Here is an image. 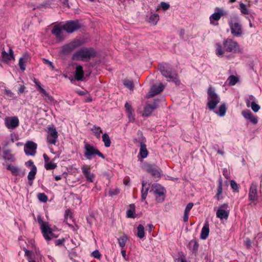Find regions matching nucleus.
Masks as SVG:
<instances>
[{
  "instance_id": "obj_64",
  "label": "nucleus",
  "mask_w": 262,
  "mask_h": 262,
  "mask_svg": "<svg viewBox=\"0 0 262 262\" xmlns=\"http://www.w3.org/2000/svg\"><path fill=\"white\" fill-rule=\"evenodd\" d=\"M43 158H44V161H45L46 163L50 162H49L50 158H49V157L46 154H43Z\"/></svg>"
},
{
  "instance_id": "obj_30",
  "label": "nucleus",
  "mask_w": 262,
  "mask_h": 262,
  "mask_svg": "<svg viewBox=\"0 0 262 262\" xmlns=\"http://www.w3.org/2000/svg\"><path fill=\"white\" fill-rule=\"evenodd\" d=\"M140 155L142 158H145L148 155V151L146 145L141 143L140 145Z\"/></svg>"
},
{
  "instance_id": "obj_15",
  "label": "nucleus",
  "mask_w": 262,
  "mask_h": 262,
  "mask_svg": "<svg viewBox=\"0 0 262 262\" xmlns=\"http://www.w3.org/2000/svg\"><path fill=\"white\" fill-rule=\"evenodd\" d=\"M5 124L9 129H14L19 125V120L17 117L7 118L5 120Z\"/></svg>"
},
{
  "instance_id": "obj_56",
  "label": "nucleus",
  "mask_w": 262,
  "mask_h": 262,
  "mask_svg": "<svg viewBox=\"0 0 262 262\" xmlns=\"http://www.w3.org/2000/svg\"><path fill=\"white\" fill-rule=\"evenodd\" d=\"M176 262H187L184 256H181L176 259Z\"/></svg>"
},
{
  "instance_id": "obj_27",
  "label": "nucleus",
  "mask_w": 262,
  "mask_h": 262,
  "mask_svg": "<svg viewBox=\"0 0 262 262\" xmlns=\"http://www.w3.org/2000/svg\"><path fill=\"white\" fill-rule=\"evenodd\" d=\"M126 215L128 218L134 219L135 215V206L134 204H130L129 209L126 211Z\"/></svg>"
},
{
  "instance_id": "obj_6",
  "label": "nucleus",
  "mask_w": 262,
  "mask_h": 262,
  "mask_svg": "<svg viewBox=\"0 0 262 262\" xmlns=\"http://www.w3.org/2000/svg\"><path fill=\"white\" fill-rule=\"evenodd\" d=\"M84 148V156L88 160H92L93 156L95 155H98L102 159L105 158L104 155L101 153L98 149L88 143H85Z\"/></svg>"
},
{
  "instance_id": "obj_37",
  "label": "nucleus",
  "mask_w": 262,
  "mask_h": 262,
  "mask_svg": "<svg viewBox=\"0 0 262 262\" xmlns=\"http://www.w3.org/2000/svg\"><path fill=\"white\" fill-rule=\"evenodd\" d=\"M192 245V251H193V252H194V253L196 252L198 250V248H199V244L198 243V242L196 241L192 240L190 242L189 245L191 246Z\"/></svg>"
},
{
  "instance_id": "obj_57",
  "label": "nucleus",
  "mask_w": 262,
  "mask_h": 262,
  "mask_svg": "<svg viewBox=\"0 0 262 262\" xmlns=\"http://www.w3.org/2000/svg\"><path fill=\"white\" fill-rule=\"evenodd\" d=\"M65 241L64 238H62L61 239H57L55 241V244L56 246H60L62 245Z\"/></svg>"
},
{
  "instance_id": "obj_42",
  "label": "nucleus",
  "mask_w": 262,
  "mask_h": 262,
  "mask_svg": "<svg viewBox=\"0 0 262 262\" xmlns=\"http://www.w3.org/2000/svg\"><path fill=\"white\" fill-rule=\"evenodd\" d=\"M38 199L41 202L45 203L48 200L47 196L44 193H39L37 194Z\"/></svg>"
},
{
  "instance_id": "obj_62",
  "label": "nucleus",
  "mask_w": 262,
  "mask_h": 262,
  "mask_svg": "<svg viewBox=\"0 0 262 262\" xmlns=\"http://www.w3.org/2000/svg\"><path fill=\"white\" fill-rule=\"evenodd\" d=\"M189 213H185L183 216V221L187 222L188 221Z\"/></svg>"
},
{
  "instance_id": "obj_11",
  "label": "nucleus",
  "mask_w": 262,
  "mask_h": 262,
  "mask_svg": "<svg viewBox=\"0 0 262 262\" xmlns=\"http://www.w3.org/2000/svg\"><path fill=\"white\" fill-rule=\"evenodd\" d=\"M37 144L33 141H28L24 146L25 152L27 155L34 156L36 154Z\"/></svg>"
},
{
  "instance_id": "obj_43",
  "label": "nucleus",
  "mask_w": 262,
  "mask_h": 262,
  "mask_svg": "<svg viewBox=\"0 0 262 262\" xmlns=\"http://www.w3.org/2000/svg\"><path fill=\"white\" fill-rule=\"evenodd\" d=\"M124 85L129 89V90H132L134 88V84L132 81L129 80H125L123 82Z\"/></svg>"
},
{
  "instance_id": "obj_39",
  "label": "nucleus",
  "mask_w": 262,
  "mask_h": 262,
  "mask_svg": "<svg viewBox=\"0 0 262 262\" xmlns=\"http://www.w3.org/2000/svg\"><path fill=\"white\" fill-rule=\"evenodd\" d=\"M57 167V164L52 162L46 163L45 167L47 170H53Z\"/></svg>"
},
{
  "instance_id": "obj_3",
  "label": "nucleus",
  "mask_w": 262,
  "mask_h": 262,
  "mask_svg": "<svg viewBox=\"0 0 262 262\" xmlns=\"http://www.w3.org/2000/svg\"><path fill=\"white\" fill-rule=\"evenodd\" d=\"M96 56V52L92 48H82L72 55L73 60L89 61Z\"/></svg>"
},
{
  "instance_id": "obj_32",
  "label": "nucleus",
  "mask_w": 262,
  "mask_h": 262,
  "mask_svg": "<svg viewBox=\"0 0 262 262\" xmlns=\"http://www.w3.org/2000/svg\"><path fill=\"white\" fill-rule=\"evenodd\" d=\"M37 172V168L35 165H33L31 167V171L29 172L28 175V179L29 181H32L35 178V174Z\"/></svg>"
},
{
  "instance_id": "obj_10",
  "label": "nucleus",
  "mask_w": 262,
  "mask_h": 262,
  "mask_svg": "<svg viewBox=\"0 0 262 262\" xmlns=\"http://www.w3.org/2000/svg\"><path fill=\"white\" fill-rule=\"evenodd\" d=\"M58 137V133L54 127H48L47 142L49 144L55 145L57 142Z\"/></svg>"
},
{
  "instance_id": "obj_13",
  "label": "nucleus",
  "mask_w": 262,
  "mask_h": 262,
  "mask_svg": "<svg viewBox=\"0 0 262 262\" xmlns=\"http://www.w3.org/2000/svg\"><path fill=\"white\" fill-rule=\"evenodd\" d=\"M216 9L217 10V12L214 13L210 17V23L214 25L218 24V23H215L213 22L214 20L217 21L221 18L222 16L226 15L227 14V12L222 9L217 8Z\"/></svg>"
},
{
  "instance_id": "obj_19",
  "label": "nucleus",
  "mask_w": 262,
  "mask_h": 262,
  "mask_svg": "<svg viewBox=\"0 0 262 262\" xmlns=\"http://www.w3.org/2000/svg\"><path fill=\"white\" fill-rule=\"evenodd\" d=\"M2 58L3 61L6 63H9L11 60L14 59L12 49L9 48V53L6 52L5 51H3L2 52Z\"/></svg>"
},
{
  "instance_id": "obj_25",
  "label": "nucleus",
  "mask_w": 262,
  "mask_h": 262,
  "mask_svg": "<svg viewBox=\"0 0 262 262\" xmlns=\"http://www.w3.org/2000/svg\"><path fill=\"white\" fill-rule=\"evenodd\" d=\"M125 107L127 113L128 117L131 121H134V111L132 108L131 105L128 103L126 102L125 104Z\"/></svg>"
},
{
  "instance_id": "obj_38",
  "label": "nucleus",
  "mask_w": 262,
  "mask_h": 262,
  "mask_svg": "<svg viewBox=\"0 0 262 262\" xmlns=\"http://www.w3.org/2000/svg\"><path fill=\"white\" fill-rule=\"evenodd\" d=\"M69 211L66 210L65 213V221L64 222H66V223L70 227H73V226L70 224L68 222L70 220H72V216L71 214H69Z\"/></svg>"
},
{
  "instance_id": "obj_51",
  "label": "nucleus",
  "mask_w": 262,
  "mask_h": 262,
  "mask_svg": "<svg viewBox=\"0 0 262 262\" xmlns=\"http://www.w3.org/2000/svg\"><path fill=\"white\" fill-rule=\"evenodd\" d=\"M161 7L163 10H166L170 7L169 4L165 2H161L160 3Z\"/></svg>"
},
{
  "instance_id": "obj_47",
  "label": "nucleus",
  "mask_w": 262,
  "mask_h": 262,
  "mask_svg": "<svg viewBox=\"0 0 262 262\" xmlns=\"http://www.w3.org/2000/svg\"><path fill=\"white\" fill-rule=\"evenodd\" d=\"M251 106L252 110L254 112H258L259 111V110L260 109V106L254 102H252L251 103Z\"/></svg>"
},
{
  "instance_id": "obj_49",
  "label": "nucleus",
  "mask_w": 262,
  "mask_h": 262,
  "mask_svg": "<svg viewBox=\"0 0 262 262\" xmlns=\"http://www.w3.org/2000/svg\"><path fill=\"white\" fill-rule=\"evenodd\" d=\"M193 206V203H188L184 210L185 213H189L190 210L192 209V207Z\"/></svg>"
},
{
  "instance_id": "obj_18",
  "label": "nucleus",
  "mask_w": 262,
  "mask_h": 262,
  "mask_svg": "<svg viewBox=\"0 0 262 262\" xmlns=\"http://www.w3.org/2000/svg\"><path fill=\"white\" fill-rule=\"evenodd\" d=\"M81 170L86 180L90 182H93L95 174L91 172L89 167L84 165L82 166Z\"/></svg>"
},
{
  "instance_id": "obj_22",
  "label": "nucleus",
  "mask_w": 262,
  "mask_h": 262,
  "mask_svg": "<svg viewBox=\"0 0 262 262\" xmlns=\"http://www.w3.org/2000/svg\"><path fill=\"white\" fill-rule=\"evenodd\" d=\"M209 225L208 222H205L204 225L202 229L200 238L202 239H206L209 235Z\"/></svg>"
},
{
  "instance_id": "obj_50",
  "label": "nucleus",
  "mask_w": 262,
  "mask_h": 262,
  "mask_svg": "<svg viewBox=\"0 0 262 262\" xmlns=\"http://www.w3.org/2000/svg\"><path fill=\"white\" fill-rule=\"evenodd\" d=\"M43 63L45 64L48 65L52 69H54L55 68L52 62L50 61V60L46 59H43Z\"/></svg>"
},
{
  "instance_id": "obj_17",
  "label": "nucleus",
  "mask_w": 262,
  "mask_h": 262,
  "mask_svg": "<svg viewBox=\"0 0 262 262\" xmlns=\"http://www.w3.org/2000/svg\"><path fill=\"white\" fill-rule=\"evenodd\" d=\"M157 101V100H155V101L152 104H147L145 105L144 107V112L143 114V116L147 117L150 116L152 112L158 106Z\"/></svg>"
},
{
  "instance_id": "obj_21",
  "label": "nucleus",
  "mask_w": 262,
  "mask_h": 262,
  "mask_svg": "<svg viewBox=\"0 0 262 262\" xmlns=\"http://www.w3.org/2000/svg\"><path fill=\"white\" fill-rule=\"evenodd\" d=\"M147 171L148 172L151 173L155 178H160L161 176L159 169L154 165H148L147 167Z\"/></svg>"
},
{
  "instance_id": "obj_46",
  "label": "nucleus",
  "mask_w": 262,
  "mask_h": 262,
  "mask_svg": "<svg viewBox=\"0 0 262 262\" xmlns=\"http://www.w3.org/2000/svg\"><path fill=\"white\" fill-rule=\"evenodd\" d=\"M120 192L119 189L117 188L115 189H110L109 190L108 194L111 196H113L114 195H116L119 194Z\"/></svg>"
},
{
  "instance_id": "obj_61",
  "label": "nucleus",
  "mask_w": 262,
  "mask_h": 262,
  "mask_svg": "<svg viewBox=\"0 0 262 262\" xmlns=\"http://www.w3.org/2000/svg\"><path fill=\"white\" fill-rule=\"evenodd\" d=\"M33 82L35 84L36 86L38 88V90L39 89V86H41L40 83L39 81L36 79V78H34Z\"/></svg>"
},
{
  "instance_id": "obj_23",
  "label": "nucleus",
  "mask_w": 262,
  "mask_h": 262,
  "mask_svg": "<svg viewBox=\"0 0 262 262\" xmlns=\"http://www.w3.org/2000/svg\"><path fill=\"white\" fill-rule=\"evenodd\" d=\"M29 58L28 55L24 54L22 57L19 59L18 65L20 69L22 71H24L26 69V64L29 61Z\"/></svg>"
},
{
  "instance_id": "obj_53",
  "label": "nucleus",
  "mask_w": 262,
  "mask_h": 262,
  "mask_svg": "<svg viewBox=\"0 0 262 262\" xmlns=\"http://www.w3.org/2000/svg\"><path fill=\"white\" fill-rule=\"evenodd\" d=\"M222 187H217V192L215 195V197L217 198V200H220L222 198L220 195L222 193Z\"/></svg>"
},
{
  "instance_id": "obj_35",
  "label": "nucleus",
  "mask_w": 262,
  "mask_h": 262,
  "mask_svg": "<svg viewBox=\"0 0 262 262\" xmlns=\"http://www.w3.org/2000/svg\"><path fill=\"white\" fill-rule=\"evenodd\" d=\"M159 15L157 14L150 15L149 18V22L152 25H156L159 20Z\"/></svg>"
},
{
  "instance_id": "obj_40",
  "label": "nucleus",
  "mask_w": 262,
  "mask_h": 262,
  "mask_svg": "<svg viewBox=\"0 0 262 262\" xmlns=\"http://www.w3.org/2000/svg\"><path fill=\"white\" fill-rule=\"evenodd\" d=\"M118 243L119 246L123 248L125 246L127 240V237L126 236H123L119 237L118 239Z\"/></svg>"
},
{
  "instance_id": "obj_41",
  "label": "nucleus",
  "mask_w": 262,
  "mask_h": 262,
  "mask_svg": "<svg viewBox=\"0 0 262 262\" xmlns=\"http://www.w3.org/2000/svg\"><path fill=\"white\" fill-rule=\"evenodd\" d=\"M239 9L241 10V13L243 14H248L249 13L246 5L242 3L239 4Z\"/></svg>"
},
{
  "instance_id": "obj_55",
  "label": "nucleus",
  "mask_w": 262,
  "mask_h": 262,
  "mask_svg": "<svg viewBox=\"0 0 262 262\" xmlns=\"http://www.w3.org/2000/svg\"><path fill=\"white\" fill-rule=\"evenodd\" d=\"M92 255L97 258H99L100 257L101 254L98 250H95L92 252Z\"/></svg>"
},
{
  "instance_id": "obj_16",
  "label": "nucleus",
  "mask_w": 262,
  "mask_h": 262,
  "mask_svg": "<svg viewBox=\"0 0 262 262\" xmlns=\"http://www.w3.org/2000/svg\"><path fill=\"white\" fill-rule=\"evenodd\" d=\"M258 198L257 184L256 183H252L251 185L249 192V199L251 201H257Z\"/></svg>"
},
{
  "instance_id": "obj_54",
  "label": "nucleus",
  "mask_w": 262,
  "mask_h": 262,
  "mask_svg": "<svg viewBox=\"0 0 262 262\" xmlns=\"http://www.w3.org/2000/svg\"><path fill=\"white\" fill-rule=\"evenodd\" d=\"M250 118H248V119L252 123L256 124L257 122V119L256 117L253 116V115L252 114L251 117H249Z\"/></svg>"
},
{
  "instance_id": "obj_26",
  "label": "nucleus",
  "mask_w": 262,
  "mask_h": 262,
  "mask_svg": "<svg viewBox=\"0 0 262 262\" xmlns=\"http://www.w3.org/2000/svg\"><path fill=\"white\" fill-rule=\"evenodd\" d=\"M147 182L143 181L142 182V189L141 190V201H144L147 194L148 187H146Z\"/></svg>"
},
{
  "instance_id": "obj_45",
  "label": "nucleus",
  "mask_w": 262,
  "mask_h": 262,
  "mask_svg": "<svg viewBox=\"0 0 262 262\" xmlns=\"http://www.w3.org/2000/svg\"><path fill=\"white\" fill-rule=\"evenodd\" d=\"M230 186L234 191H238V185L237 184L235 181H230Z\"/></svg>"
},
{
  "instance_id": "obj_34",
  "label": "nucleus",
  "mask_w": 262,
  "mask_h": 262,
  "mask_svg": "<svg viewBox=\"0 0 262 262\" xmlns=\"http://www.w3.org/2000/svg\"><path fill=\"white\" fill-rule=\"evenodd\" d=\"M226 107L224 103L220 106L219 111L214 112L216 114H218L220 116H224L226 112Z\"/></svg>"
},
{
  "instance_id": "obj_28",
  "label": "nucleus",
  "mask_w": 262,
  "mask_h": 262,
  "mask_svg": "<svg viewBox=\"0 0 262 262\" xmlns=\"http://www.w3.org/2000/svg\"><path fill=\"white\" fill-rule=\"evenodd\" d=\"M91 130L97 138L99 139L100 138V135L102 133V130L99 126L94 125L91 128Z\"/></svg>"
},
{
  "instance_id": "obj_60",
  "label": "nucleus",
  "mask_w": 262,
  "mask_h": 262,
  "mask_svg": "<svg viewBox=\"0 0 262 262\" xmlns=\"http://www.w3.org/2000/svg\"><path fill=\"white\" fill-rule=\"evenodd\" d=\"M245 244L247 246V247L249 248L251 246V242L250 239L247 238L245 241Z\"/></svg>"
},
{
  "instance_id": "obj_63",
  "label": "nucleus",
  "mask_w": 262,
  "mask_h": 262,
  "mask_svg": "<svg viewBox=\"0 0 262 262\" xmlns=\"http://www.w3.org/2000/svg\"><path fill=\"white\" fill-rule=\"evenodd\" d=\"M25 87L24 86H21L19 89H18V93L19 94H22L25 91Z\"/></svg>"
},
{
  "instance_id": "obj_36",
  "label": "nucleus",
  "mask_w": 262,
  "mask_h": 262,
  "mask_svg": "<svg viewBox=\"0 0 262 262\" xmlns=\"http://www.w3.org/2000/svg\"><path fill=\"white\" fill-rule=\"evenodd\" d=\"M228 80L230 85H234L237 82L238 79L236 76L232 75L229 77Z\"/></svg>"
},
{
  "instance_id": "obj_7",
  "label": "nucleus",
  "mask_w": 262,
  "mask_h": 262,
  "mask_svg": "<svg viewBox=\"0 0 262 262\" xmlns=\"http://www.w3.org/2000/svg\"><path fill=\"white\" fill-rule=\"evenodd\" d=\"M37 220L38 223L40 225V228L42 230L43 235L45 239L49 241L51 239V237L53 236V233L51 228H49L48 224L43 222L40 216H37Z\"/></svg>"
},
{
  "instance_id": "obj_1",
  "label": "nucleus",
  "mask_w": 262,
  "mask_h": 262,
  "mask_svg": "<svg viewBox=\"0 0 262 262\" xmlns=\"http://www.w3.org/2000/svg\"><path fill=\"white\" fill-rule=\"evenodd\" d=\"M216 55L222 56L225 52L235 53L239 52V47L238 43L231 38H227L223 41V46L220 43L216 44Z\"/></svg>"
},
{
  "instance_id": "obj_9",
  "label": "nucleus",
  "mask_w": 262,
  "mask_h": 262,
  "mask_svg": "<svg viewBox=\"0 0 262 262\" xmlns=\"http://www.w3.org/2000/svg\"><path fill=\"white\" fill-rule=\"evenodd\" d=\"M153 190L156 194V200L158 202H162L164 200L165 189L161 185L156 184L152 185Z\"/></svg>"
},
{
  "instance_id": "obj_20",
  "label": "nucleus",
  "mask_w": 262,
  "mask_h": 262,
  "mask_svg": "<svg viewBox=\"0 0 262 262\" xmlns=\"http://www.w3.org/2000/svg\"><path fill=\"white\" fill-rule=\"evenodd\" d=\"M7 169L10 170L12 174L15 176H24L25 174L24 170L22 171L19 167L11 164H9L7 166Z\"/></svg>"
},
{
  "instance_id": "obj_14",
  "label": "nucleus",
  "mask_w": 262,
  "mask_h": 262,
  "mask_svg": "<svg viewBox=\"0 0 262 262\" xmlns=\"http://www.w3.org/2000/svg\"><path fill=\"white\" fill-rule=\"evenodd\" d=\"M165 86L161 83L158 85L154 84L150 89L148 98H151L154 96L160 94L162 92Z\"/></svg>"
},
{
  "instance_id": "obj_12",
  "label": "nucleus",
  "mask_w": 262,
  "mask_h": 262,
  "mask_svg": "<svg viewBox=\"0 0 262 262\" xmlns=\"http://www.w3.org/2000/svg\"><path fill=\"white\" fill-rule=\"evenodd\" d=\"M80 28L78 22L70 21L67 22L63 26V29L69 33H72Z\"/></svg>"
},
{
  "instance_id": "obj_59",
  "label": "nucleus",
  "mask_w": 262,
  "mask_h": 262,
  "mask_svg": "<svg viewBox=\"0 0 262 262\" xmlns=\"http://www.w3.org/2000/svg\"><path fill=\"white\" fill-rule=\"evenodd\" d=\"M39 91L42 94V96H46V95H48L47 92L41 86H39Z\"/></svg>"
},
{
  "instance_id": "obj_5",
  "label": "nucleus",
  "mask_w": 262,
  "mask_h": 262,
  "mask_svg": "<svg viewBox=\"0 0 262 262\" xmlns=\"http://www.w3.org/2000/svg\"><path fill=\"white\" fill-rule=\"evenodd\" d=\"M208 103L207 106L210 110H214L216 105L220 103V97L215 92V91L211 87H209L208 89Z\"/></svg>"
},
{
  "instance_id": "obj_2",
  "label": "nucleus",
  "mask_w": 262,
  "mask_h": 262,
  "mask_svg": "<svg viewBox=\"0 0 262 262\" xmlns=\"http://www.w3.org/2000/svg\"><path fill=\"white\" fill-rule=\"evenodd\" d=\"M159 70L161 74L165 77L169 82H173L176 85H179L180 81L178 77L176 71L172 70L170 66L167 63L160 64Z\"/></svg>"
},
{
  "instance_id": "obj_8",
  "label": "nucleus",
  "mask_w": 262,
  "mask_h": 262,
  "mask_svg": "<svg viewBox=\"0 0 262 262\" xmlns=\"http://www.w3.org/2000/svg\"><path fill=\"white\" fill-rule=\"evenodd\" d=\"M228 204L224 203L219 206V208L217 209L216 215L217 217L223 220L224 219H227L228 217L229 210H228Z\"/></svg>"
},
{
  "instance_id": "obj_48",
  "label": "nucleus",
  "mask_w": 262,
  "mask_h": 262,
  "mask_svg": "<svg viewBox=\"0 0 262 262\" xmlns=\"http://www.w3.org/2000/svg\"><path fill=\"white\" fill-rule=\"evenodd\" d=\"M74 49V46L72 45H69L63 47V51L65 52H70Z\"/></svg>"
},
{
  "instance_id": "obj_24",
  "label": "nucleus",
  "mask_w": 262,
  "mask_h": 262,
  "mask_svg": "<svg viewBox=\"0 0 262 262\" xmlns=\"http://www.w3.org/2000/svg\"><path fill=\"white\" fill-rule=\"evenodd\" d=\"M74 77L78 81L82 80L83 77V70L81 65H78L76 67Z\"/></svg>"
},
{
  "instance_id": "obj_58",
  "label": "nucleus",
  "mask_w": 262,
  "mask_h": 262,
  "mask_svg": "<svg viewBox=\"0 0 262 262\" xmlns=\"http://www.w3.org/2000/svg\"><path fill=\"white\" fill-rule=\"evenodd\" d=\"M46 98L45 99L47 102H52L53 101V98L50 96L48 94V95L46 96Z\"/></svg>"
},
{
  "instance_id": "obj_29",
  "label": "nucleus",
  "mask_w": 262,
  "mask_h": 262,
  "mask_svg": "<svg viewBox=\"0 0 262 262\" xmlns=\"http://www.w3.org/2000/svg\"><path fill=\"white\" fill-rule=\"evenodd\" d=\"M52 33L56 36L57 38H61V34L62 30L61 28L59 27L58 26H55L52 30Z\"/></svg>"
},
{
  "instance_id": "obj_4",
  "label": "nucleus",
  "mask_w": 262,
  "mask_h": 262,
  "mask_svg": "<svg viewBox=\"0 0 262 262\" xmlns=\"http://www.w3.org/2000/svg\"><path fill=\"white\" fill-rule=\"evenodd\" d=\"M231 34L234 36H240L242 33V26L240 24V21L238 16L236 14H233L230 16L229 21Z\"/></svg>"
},
{
  "instance_id": "obj_33",
  "label": "nucleus",
  "mask_w": 262,
  "mask_h": 262,
  "mask_svg": "<svg viewBox=\"0 0 262 262\" xmlns=\"http://www.w3.org/2000/svg\"><path fill=\"white\" fill-rule=\"evenodd\" d=\"M137 236L142 239L145 236L144 227L142 225H139L137 228Z\"/></svg>"
},
{
  "instance_id": "obj_52",
  "label": "nucleus",
  "mask_w": 262,
  "mask_h": 262,
  "mask_svg": "<svg viewBox=\"0 0 262 262\" xmlns=\"http://www.w3.org/2000/svg\"><path fill=\"white\" fill-rule=\"evenodd\" d=\"M5 94L10 98H13L14 94L10 90L6 89L5 91Z\"/></svg>"
},
{
  "instance_id": "obj_31",
  "label": "nucleus",
  "mask_w": 262,
  "mask_h": 262,
  "mask_svg": "<svg viewBox=\"0 0 262 262\" xmlns=\"http://www.w3.org/2000/svg\"><path fill=\"white\" fill-rule=\"evenodd\" d=\"M102 141L104 143V146L106 147H109L111 144V139L108 135L106 133L103 134L102 136Z\"/></svg>"
},
{
  "instance_id": "obj_44",
  "label": "nucleus",
  "mask_w": 262,
  "mask_h": 262,
  "mask_svg": "<svg viewBox=\"0 0 262 262\" xmlns=\"http://www.w3.org/2000/svg\"><path fill=\"white\" fill-rule=\"evenodd\" d=\"M242 114L245 119H248L250 118V117H251L252 113L250 110H246L243 111Z\"/></svg>"
}]
</instances>
